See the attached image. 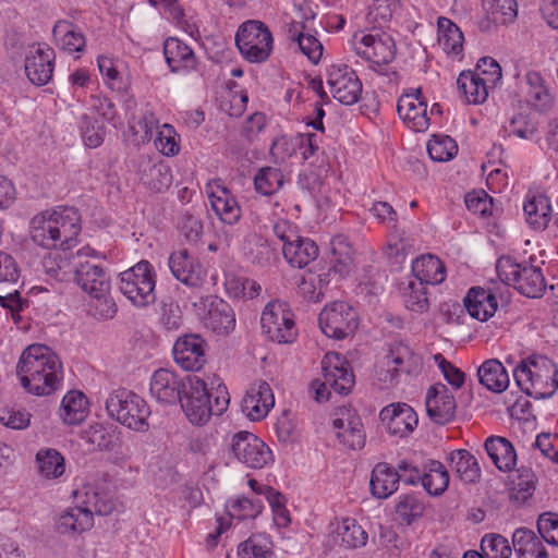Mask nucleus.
<instances>
[{
	"mask_svg": "<svg viewBox=\"0 0 558 558\" xmlns=\"http://www.w3.org/2000/svg\"><path fill=\"white\" fill-rule=\"evenodd\" d=\"M272 34L259 21L244 22L235 34V45L241 56L251 63L266 61L272 51Z\"/></svg>",
	"mask_w": 558,
	"mask_h": 558,
	"instance_id": "nucleus-9",
	"label": "nucleus"
},
{
	"mask_svg": "<svg viewBox=\"0 0 558 558\" xmlns=\"http://www.w3.org/2000/svg\"><path fill=\"white\" fill-rule=\"evenodd\" d=\"M485 451L501 472H510L517 464V452L513 445L505 437L490 436L484 444Z\"/></svg>",
	"mask_w": 558,
	"mask_h": 558,
	"instance_id": "nucleus-32",
	"label": "nucleus"
},
{
	"mask_svg": "<svg viewBox=\"0 0 558 558\" xmlns=\"http://www.w3.org/2000/svg\"><path fill=\"white\" fill-rule=\"evenodd\" d=\"M487 23L507 25L518 16V3L515 0H483Z\"/></svg>",
	"mask_w": 558,
	"mask_h": 558,
	"instance_id": "nucleus-51",
	"label": "nucleus"
},
{
	"mask_svg": "<svg viewBox=\"0 0 558 558\" xmlns=\"http://www.w3.org/2000/svg\"><path fill=\"white\" fill-rule=\"evenodd\" d=\"M186 380L187 386L179 403L192 424L202 426L213 414L221 415L227 410L230 396L219 376L210 378V388L195 375H187Z\"/></svg>",
	"mask_w": 558,
	"mask_h": 558,
	"instance_id": "nucleus-3",
	"label": "nucleus"
},
{
	"mask_svg": "<svg viewBox=\"0 0 558 558\" xmlns=\"http://www.w3.org/2000/svg\"><path fill=\"white\" fill-rule=\"evenodd\" d=\"M86 440L99 450L113 451L120 444V432L112 424L96 423L86 430Z\"/></svg>",
	"mask_w": 558,
	"mask_h": 558,
	"instance_id": "nucleus-46",
	"label": "nucleus"
},
{
	"mask_svg": "<svg viewBox=\"0 0 558 558\" xmlns=\"http://www.w3.org/2000/svg\"><path fill=\"white\" fill-rule=\"evenodd\" d=\"M104 258L105 256L101 253L96 252L88 245L82 247L72 256L71 264L74 269V280L88 294L110 290L108 272L100 263H96V260Z\"/></svg>",
	"mask_w": 558,
	"mask_h": 558,
	"instance_id": "nucleus-8",
	"label": "nucleus"
},
{
	"mask_svg": "<svg viewBox=\"0 0 558 558\" xmlns=\"http://www.w3.org/2000/svg\"><path fill=\"white\" fill-rule=\"evenodd\" d=\"M332 427L340 444L349 449L357 450L365 446L366 434L362 418L351 407H341L335 411Z\"/></svg>",
	"mask_w": 558,
	"mask_h": 558,
	"instance_id": "nucleus-15",
	"label": "nucleus"
},
{
	"mask_svg": "<svg viewBox=\"0 0 558 558\" xmlns=\"http://www.w3.org/2000/svg\"><path fill=\"white\" fill-rule=\"evenodd\" d=\"M168 266L172 276L187 287L199 288L206 282L207 270L186 248L172 252Z\"/></svg>",
	"mask_w": 558,
	"mask_h": 558,
	"instance_id": "nucleus-19",
	"label": "nucleus"
},
{
	"mask_svg": "<svg viewBox=\"0 0 558 558\" xmlns=\"http://www.w3.org/2000/svg\"><path fill=\"white\" fill-rule=\"evenodd\" d=\"M163 54L172 73L187 72L196 66L193 50L178 38L170 37L165 41Z\"/></svg>",
	"mask_w": 558,
	"mask_h": 558,
	"instance_id": "nucleus-28",
	"label": "nucleus"
},
{
	"mask_svg": "<svg viewBox=\"0 0 558 558\" xmlns=\"http://www.w3.org/2000/svg\"><path fill=\"white\" fill-rule=\"evenodd\" d=\"M427 153L435 161H448L457 155L458 145L449 135L434 134L427 143Z\"/></svg>",
	"mask_w": 558,
	"mask_h": 558,
	"instance_id": "nucleus-58",
	"label": "nucleus"
},
{
	"mask_svg": "<svg viewBox=\"0 0 558 558\" xmlns=\"http://www.w3.org/2000/svg\"><path fill=\"white\" fill-rule=\"evenodd\" d=\"M385 360L388 366L390 364L396 366L393 368L395 374H398L399 372L410 374L412 373L413 368L416 367L420 357L408 344L401 341H396L390 345Z\"/></svg>",
	"mask_w": 558,
	"mask_h": 558,
	"instance_id": "nucleus-47",
	"label": "nucleus"
},
{
	"mask_svg": "<svg viewBox=\"0 0 558 558\" xmlns=\"http://www.w3.org/2000/svg\"><path fill=\"white\" fill-rule=\"evenodd\" d=\"M449 485V473L438 460H428L423 465L422 486L430 496H440Z\"/></svg>",
	"mask_w": 558,
	"mask_h": 558,
	"instance_id": "nucleus-42",
	"label": "nucleus"
},
{
	"mask_svg": "<svg viewBox=\"0 0 558 558\" xmlns=\"http://www.w3.org/2000/svg\"><path fill=\"white\" fill-rule=\"evenodd\" d=\"M229 453L247 468L262 469L272 460L269 447L254 434L241 430L229 444Z\"/></svg>",
	"mask_w": 558,
	"mask_h": 558,
	"instance_id": "nucleus-12",
	"label": "nucleus"
},
{
	"mask_svg": "<svg viewBox=\"0 0 558 558\" xmlns=\"http://www.w3.org/2000/svg\"><path fill=\"white\" fill-rule=\"evenodd\" d=\"M87 405L88 401L83 392L71 390L61 401L60 417L68 425H78L87 415Z\"/></svg>",
	"mask_w": 558,
	"mask_h": 558,
	"instance_id": "nucleus-39",
	"label": "nucleus"
},
{
	"mask_svg": "<svg viewBox=\"0 0 558 558\" xmlns=\"http://www.w3.org/2000/svg\"><path fill=\"white\" fill-rule=\"evenodd\" d=\"M82 231L78 209L58 206L36 214L29 221L32 241L46 250L66 252L77 244Z\"/></svg>",
	"mask_w": 558,
	"mask_h": 558,
	"instance_id": "nucleus-1",
	"label": "nucleus"
},
{
	"mask_svg": "<svg viewBox=\"0 0 558 558\" xmlns=\"http://www.w3.org/2000/svg\"><path fill=\"white\" fill-rule=\"evenodd\" d=\"M448 461L459 478L468 484L480 482L482 471L477 459L466 449H457L449 453Z\"/></svg>",
	"mask_w": 558,
	"mask_h": 558,
	"instance_id": "nucleus-36",
	"label": "nucleus"
},
{
	"mask_svg": "<svg viewBox=\"0 0 558 558\" xmlns=\"http://www.w3.org/2000/svg\"><path fill=\"white\" fill-rule=\"evenodd\" d=\"M329 264L330 267L328 271L322 272L319 275L310 274L314 281L318 287L323 286V293L327 290V287L330 282V275H338L340 278L345 277L350 274L353 267V248L349 243L347 236L339 234L331 239L329 244Z\"/></svg>",
	"mask_w": 558,
	"mask_h": 558,
	"instance_id": "nucleus-18",
	"label": "nucleus"
},
{
	"mask_svg": "<svg viewBox=\"0 0 558 558\" xmlns=\"http://www.w3.org/2000/svg\"><path fill=\"white\" fill-rule=\"evenodd\" d=\"M187 386L186 376L181 377L168 368H159L154 372L149 391L154 399L163 404H175Z\"/></svg>",
	"mask_w": 558,
	"mask_h": 558,
	"instance_id": "nucleus-20",
	"label": "nucleus"
},
{
	"mask_svg": "<svg viewBox=\"0 0 558 558\" xmlns=\"http://www.w3.org/2000/svg\"><path fill=\"white\" fill-rule=\"evenodd\" d=\"M223 286L227 295L234 300H250L262 291L260 284L255 280L231 272L226 275Z\"/></svg>",
	"mask_w": 558,
	"mask_h": 558,
	"instance_id": "nucleus-48",
	"label": "nucleus"
},
{
	"mask_svg": "<svg viewBox=\"0 0 558 558\" xmlns=\"http://www.w3.org/2000/svg\"><path fill=\"white\" fill-rule=\"evenodd\" d=\"M480 383L493 392H502L509 386V375L502 365L496 359L485 361L477 371Z\"/></svg>",
	"mask_w": 558,
	"mask_h": 558,
	"instance_id": "nucleus-38",
	"label": "nucleus"
},
{
	"mask_svg": "<svg viewBox=\"0 0 558 558\" xmlns=\"http://www.w3.org/2000/svg\"><path fill=\"white\" fill-rule=\"evenodd\" d=\"M194 307L205 319L207 327L218 333H229L235 326V314L225 300L216 295L201 296Z\"/></svg>",
	"mask_w": 558,
	"mask_h": 558,
	"instance_id": "nucleus-17",
	"label": "nucleus"
},
{
	"mask_svg": "<svg viewBox=\"0 0 558 558\" xmlns=\"http://www.w3.org/2000/svg\"><path fill=\"white\" fill-rule=\"evenodd\" d=\"M523 211L526 222L533 230H545L551 219L549 197L545 194L527 196L523 205Z\"/></svg>",
	"mask_w": 558,
	"mask_h": 558,
	"instance_id": "nucleus-34",
	"label": "nucleus"
},
{
	"mask_svg": "<svg viewBox=\"0 0 558 558\" xmlns=\"http://www.w3.org/2000/svg\"><path fill=\"white\" fill-rule=\"evenodd\" d=\"M83 508L98 515H108L116 508V500L104 485H86L84 487Z\"/></svg>",
	"mask_w": 558,
	"mask_h": 558,
	"instance_id": "nucleus-37",
	"label": "nucleus"
},
{
	"mask_svg": "<svg viewBox=\"0 0 558 558\" xmlns=\"http://www.w3.org/2000/svg\"><path fill=\"white\" fill-rule=\"evenodd\" d=\"M260 325L268 339L278 343H292L298 337L294 314L286 302H268L262 313Z\"/></svg>",
	"mask_w": 558,
	"mask_h": 558,
	"instance_id": "nucleus-10",
	"label": "nucleus"
},
{
	"mask_svg": "<svg viewBox=\"0 0 558 558\" xmlns=\"http://www.w3.org/2000/svg\"><path fill=\"white\" fill-rule=\"evenodd\" d=\"M536 526L538 535L544 542L558 546V513L544 512L539 514Z\"/></svg>",
	"mask_w": 558,
	"mask_h": 558,
	"instance_id": "nucleus-63",
	"label": "nucleus"
},
{
	"mask_svg": "<svg viewBox=\"0 0 558 558\" xmlns=\"http://www.w3.org/2000/svg\"><path fill=\"white\" fill-rule=\"evenodd\" d=\"M397 111L411 130L424 132L428 129L427 104L422 96L421 88L402 94L398 99Z\"/></svg>",
	"mask_w": 558,
	"mask_h": 558,
	"instance_id": "nucleus-23",
	"label": "nucleus"
},
{
	"mask_svg": "<svg viewBox=\"0 0 558 558\" xmlns=\"http://www.w3.org/2000/svg\"><path fill=\"white\" fill-rule=\"evenodd\" d=\"M178 229L187 242L196 243L203 234L204 226L198 216L186 210L179 216Z\"/></svg>",
	"mask_w": 558,
	"mask_h": 558,
	"instance_id": "nucleus-62",
	"label": "nucleus"
},
{
	"mask_svg": "<svg viewBox=\"0 0 558 558\" xmlns=\"http://www.w3.org/2000/svg\"><path fill=\"white\" fill-rule=\"evenodd\" d=\"M105 135L106 126L104 122L87 114L81 118V136L87 147L96 148L100 146L105 140Z\"/></svg>",
	"mask_w": 558,
	"mask_h": 558,
	"instance_id": "nucleus-60",
	"label": "nucleus"
},
{
	"mask_svg": "<svg viewBox=\"0 0 558 558\" xmlns=\"http://www.w3.org/2000/svg\"><path fill=\"white\" fill-rule=\"evenodd\" d=\"M412 274L415 281L426 284H437L446 278V267L444 263L434 255L427 254L415 258L412 262Z\"/></svg>",
	"mask_w": 558,
	"mask_h": 558,
	"instance_id": "nucleus-35",
	"label": "nucleus"
},
{
	"mask_svg": "<svg viewBox=\"0 0 558 558\" xmlns=\"http://www.w3.org/2000/svg\"><path fill=\"white\" fill-rule=\"evenodd\" d=\"M511 484L512 486L509 490L510 499L517 504H524L535 492L536 477L531 469L521 468L518 470V474Z\"/></svg>",
	"mask_w": 558,
	"mask_h": 558,
	"instance_id": "nucleus-52",
	"label": "nucleus"
},
{
	"mask_svg": "<svg viewBox=\"0 0 558 558\" xmlns=\"http://www.w3.org/2000/svg\"><path fill=\"white\" fill-rule=\"evenodd\" d=\"M354 50L357 56L375 65H386L396 58L395 39L387 33L365 34L357 39L354 35Z\"/></svg>",
	"mask_w": 558,
	"mask_h": 558,
	"instance_id": "nucleus-14",
	"label": "nucleus"
},
{
	"mask_svg": "<svg viewBox=\"0 0 558 558\" xmlns=\"http://www.w3.org/2000/svg\"><path fill=\"white\" fill-rule=\"evenodd\" d=\"M496 272L501 282L526 298H542L546 290V280L539 267L526 262L518 263L509 255L497 259Z\"/></svg>",
	"mask_w": 558,
	"mask_h": 558,
	"instance_id": "nucleus-5",
	"label": "nucleus"
},
{
	"mask_svg": "<svg viewBox=\"0 0 558 558\" xmlns=\"http://www.w3.org/2000/svg\"><path fill=\"white\" fill-rule=\"evenodd\" d=\"M318 324L328 338L342 340L354 335L360 318L357 312L351 305L338 301L323 308L318 316Z\"/></svg>",
	"mask_w": 558,
	"mask_h": 558,
	"instance_id": "nucleus-11",
	"label": "nucleus"
},
{
	"mask_svg": "<svg viewBox=\"0 0 558 558\" xmlns=\"http://www.w3.org/2000/svg\"><path fill=\"white\" fill-rule=\"evenodd\" d=\"M227 508L229 509L228 514L230 518L245 520L257 518L262 513L264 505L260 499L241 497L229 500Z\"/></svg>",
	"mask_w": 558,
	"mask_h": 558,
	"instance_id": "nucleus-59",
	"label": "nucleus"
},
{
	"mask_svg": "<svg viewBox=\"0 0 558 558\" xmlns=\"http://www.w3.org/2000/svg\"><path fill=\"white\" fill-rule=\"evenodd\" d=\"M486 78L480 76L478 72H461L457 80L458 89L463 94L469 104L478 105L488 96Z\"/></svg>",
	"mask_w": 558,
	"mask_h": 558,
	"instance_id": "nucleus-40",
	"label": "nucleus"
},
{
	"mask_svg": "<svg viewBox=\"0 0 558 558\" xmlns=\"http://www.w3.org/2000/svg\"><path fill=\"white\" fill-rule=\"evenodd\" d=\"M327 83L333 98L342 105L351 106L360 100L362 82L347 64H332L328 69Z\"/></svg>",
	"mask_w": 558,
	"mask_h": 558,
	"instance_id": "nucleus-16",
	"label": "nucleus"
},
{
	"mask_svg": "<svg viewBox=\"0 0 558 558\" xmlns=\"http://www.w3.org/2000/svg\"><path fill=\"white\" fill-rule=\"evenodd\" d=\"M513 546L501 534H486L481 541V553L485 558H511Z\"/></svg>",
	"mask_w": 558,
	"mask_h": 558,
	"instance_id": "nucleus-56",
	"label": "nucleus"
},
{
	"mask_svg": "<svg viewBox=\"0 0 558 558\" xmlns=\"http://www.w3.org/2000/svg\"><path fill=\"white\" fill-rule=\"evenodd\" d=\"M21 385L35 396H48L59 389L63 379L62 363L49 347H27L17 363Z\"/></svg>",
	"mask_w": 558,
	"mask_h": 558,
	"instance_id": "nucleus-2",
	"label": "nucleus"
},
{
	"mask_svg": "<svg viewBox=\"0 0 558 558\" xmlns=\"http://www.w3.org/2000/svg\"><path fill=\"white\" fill-rule=\"evenodd\" d=\"M368 535L355 519L345 518L338 524L332 541L348 549L363 547L367 543Z\"/></svg>",
	"mask_w": 558,
	"mask_h": 558,
	"instance_id": "nucleus-41",
	"label": "nucleus"
},
{
	"mask_svg": "<svg viewBox=\"0 0 558 558\" xmlns=\"http://www.w3.org/2000/svg\"><path fill=\"white\" fill-rule=\"evenodd\" d=\"M97 64L104 76L105 83L109 88L117 92L125 90V84L123 83L122 76L117 69L113 59L106 56H99L97 58Z\"/></svg>",
	"mask_w": 558,
	"mask_h": 558,
	"instance_id": "nucleus-64",
	"label": "nucleus"
},
{
	"mask_svg": "<svg viewBox=\"0 0 558 558\" xmlns=\"http://www.w3.org/2000/svg\"><path fill=\"white\" fill-rule=\"evenodd\" d=\"M399 483L398 469L392 468L386 462H379L372 471L369 481L371 493L378 499H386L398 489Z\"/></svg>",
	"mask_w": 558,
	"mask_h": 558,
	"instance_id": "nucleus-30",
	"label": "nucleus"
},
{
	"mask_svg": "<svg viewBox=\"0 0 558 558\" xmlns=\"http://www.w3.org/2000/svg\"><path fill=\"white\" fill-rule=\"evenodd\" d=\"M89 295L92 296L90 312L95 318L111 319L116 316L118 307L109 291H97Z\"/></svg>",
	"mask_w": 558,
	"mask_h": 558,
	"instance_id": "nucleus-61",
	"label": "nucleus"
},
{
	"mask_svg": "<svg viewBox=\"0 0 558 558\" xmlns=\"http://www.w3.org/2000/svg\"><path fill=\"white\" fill-rule=\"evenodd\" d=\"M438 41L442 49L449 54H459L463 49V34L460 28L449 19L438 17Z\"/></svg>",
	"mask_w": 558,
	"mask_h": 558,
	"instance_id": "nucleus-49",
	"label": "nucleus"
},
{
	"mask_svg": "<svg viewBox=\"0 0 558 558\" xmlns=\"http://www.w3.org/2000/svg\"><path fill=\"white\" fill-rule=\"evenodd\" d=\"M138 173L141 182L153 192L162 193L172 184L171 168L163 161H142Z\"/></svg>",
	"mask_w": 558,
	"mask_h": 558,
	"instance_id": "nucleus-31",
	"label": "nucleus"
},
{
	"mask_svg": "<svg viewBox=\"0 0 558 558\" xmlns=\"http://www.w3.org/2000/svg\"><path fill=\"white\" fill-rule=\"evenodd\" d=\"M424 502L414 494L400 496L396 505L398 518L408 525L420 519L424 514Z\"/></svg>",
	"mask_w": 558,
	"mask_h": 558,
	"instance_id": "nucleus-57",
	"label": "nucleus"
},
{
	"mask_svg": "<svg viewBox=\"0 0 558 558\" xmlns=\"http://www.w3.org/2000/svg\"><path fill=\"white\" fill-rule=\"evenodd\" d=\"M221 193L222 195L209 194L211 208L222 222L233 225L241 218V208L227 189H222Z\"/></svg>",
	"mask_w": 558,
	"mask_h": 558,
	"instance_id": "nucleus-50",
	"label": "nucleus"
},
{
	"mask_svg": "<svg viewBox=\"0 0 558 558\" xmlns=\"http://www.w3.org/2000/svg\"><path fill=\"white\" fill-rule=\"evenodd\" d=\"M317 244L308 239L298 236L288 244L282 245V254L286 260L296 268H303L318 256Z\"/></svg>",
	"mask_w": 558,
	"mask_h": 558,
	"instance_id": "nucleus-33",
	"label": "nucleus"
},
{
	"mask_svg": "<svg viewBox=\"0 0 558 558\" xmlns=\"http://www.w3.org/2000/svg\"><path fill=\"white\" fill-rule=\"evenodd\" d=\"M274 402L275 399L269 384L259 380L247 389L241 401V409L251 421H258L267 415Z\"/></svg>",
	"mask_w": 558,
	"mask_h": 558,
	"instance_id": "nucleus-27",
	"label": "nucleus"
},
{
	"mask_svg": "<svg viewBox=\"0 0 558 558\" xmlns=\"http://www.w3.org/2000/svg\"><path fill=\"white\" fill-rule=\"evenodd\" d=\"M284 175L280 169L274 167L260 168L254 177V186L257 193L270 196L283 185Z\"/></svg>",
	"mask_w": 558,
	"mask_h": 558,
	"instance_id": "nucleus-54",
	"label": "nucleus"
},
{
	"mask_svg": "<svg viewBox=\"0 0 558 558\" xmlns=\"http://www.w3.org/2000/svg\"><path fill=\"white\" fill-rule=\"evenodd\" d=\"M108 415L136 432H146L149 428L148 416L150 409L146 401L131 390L121 388L114 390L106 400Z\"/></svg>",
	"mask_w": 558,
	"mask_h": 558,
	"instance_id": "nucleus-6",
	"label": "nucleus"
},
{
	"mask_svg": "<svg viewBox=\"0 0 558 558\" xmlns=\"http://www.w3.org/2000/svg\"><path fill=\"white\" fill-rule=\"evenodd\" d=\"M156 271L146 259L120 272L119 290L136 307H146L156 301Z\"/></svg>",
	"mask_w": 558,
	"mask_h": 558,
	"instance_id": "nucleus-7",
	"label": "nucleus"
},
{
	"mask_svg": "<svg viewBox=\"0 0 558 558\" xmlns=\"http://www.w3.org/2000/svg\"><path fill=\"white\" fill-rule=\"evenodd\" d=\"M379 418L386 424L389 434L399 437H407L418 423L417 414L405 403L385 407L379 413Z\"/></svg>",
	"mask_w": 558,
	"mask_h": 558,
	"instance_id": "nucleus-26",
	"label": "nucleus"
},
{
	"mask_svg": "<svg viewBox=\"0 0 558 558\" xmlns=\"http://www.w3.org/2000/svg\"><path fill=\"white\" fill-rule=\"evenodd\" d=\"M544 541L527 527H518L512 533L511 544L518 558H549Z\"/></svg>",
	"mask_w": 558,
	"mask_h": 558,
	"instance_id": "nucleus-29",
	"label": "nucleus"
},
{
	"mask_svg": "<svg viewBox=\"0 0 558 558\" xmlns=\"http://www.w3.org/2000/svg\"><path fill=\"white\" fill-rule=\"evenodd\" d=\"M205 340L198 335H184L173 345V359L185 371H199L205 364Z\"/></svg>",
	"mask_w": 558,
	"mask_h": 558,
	"instance_id": "nucleus-25",
	"label": "nucleus"
},
{
	"mask_svg": "<svg viewBox=\"0 0 558 558\" xmlns=\"http://www.w3.org/2000/svg\"><path fill=\"white\" fill-rule=\"evenodd\" d=\"M425 405L428 417L437 425H446L456 416V399L447 386L441 383L428 388Z\"/></svg>",
	"mask_w": 558,
	"mask_h": 558,
	"instance_id": "nucleus-22",
	"label": "nucleus"
},
{
	"mask_svg": "<svg viewBox=\"0 0 558 558\" xmlns=\"http://www.w3.org/2000/svg\"><path fill=\"white\" fill-rule=\"evenodd\" d=\"M463 307L459 303L451 305L448 323L458 322L460 315L457 314L461 313L464 315V310H466L471 317L480 322H486L494 316L498 307L495 294L482 287L471 288L463 299Z\"/></svg>",
	"mask_w": 558,
	"mask_h": 558,
	"instance_id": "nucleus-13",
	"label": "nucleus"
},
{
	"mask_svg": "<svg viewBox=\"0 0 558 558\" xmlns=\"http://www.w3.org/2000/svg\"><path fill=\"white\" fill-rule=\"evenodd\" d=\"M325 384H328L336 392L348 395L354 386V375L345 359L336 352L327 353L323 361Z\"/></svg>",
	"mask_w": 558,
	"mask_h": 558,
	"instance_id": "nucleus-24",
	"label": "nucleus"
},
{
	"mask_svg": "<svg viewBox=\"0 0 558 558\" xmlns=\"http://www.w3.org/2000/svg\"><path fill=\"white\" fill-rule=\"evenodd\" d=\"M39 472L50 478H57L64 473V458L56 449H41L36 454Z\"/></svg>",
	"mask_w": 558,
	"mask_h": 558,
	"instance_id": "nucleus-55",
	"label": "nucleus"
},
{
	"mask_svg": "<svg viewBox=\"0 0 558 558\" xmlns=\"http://www.w3.org/2000/svg\"><path fill=\"white\" fill-rule=\"evenodd\" d=\"M517 386L536 400L551 398L558 389L557 364L544 355L522 359L513 368Z\"/></svg>",
	"mask_w": 558,
	"mask_h": 558,
	"instance_id": "nucleus-4",
	"label": "nucleus"
},
{
	"mask_svg": "<svg viewBox=\"0 0 558 558\" xmlns=\"http://www.w3.org/2000/svg\"><path fill=\"white\" fill-rule=\"evenodd\" d=\"M54 50L46 44L32 45L25 58V73L36 86L46 85L54 69Z\"/></svg>",
	"mask_w": 558,
	"mask_h": 558,
	"instance_id": "nucleus-21",
	"label": "nucleus"
},
{
	"mask_svg": "<svg viewBox=\"0 0 558 558\" xmlns=\"http://www.w3.org/2000/svg\"><path fill=\"white\" fill-rule=\"evenodd\" d=\"M92 526L90 512L78 506L63 511L57 522V530L60 534L81 533Z\"/></svg>",
	"mask_w": 558,
	"mask_h": 558,
	"instance_id": "nucleus-45",
	"label": "nucleus"
},
{
	"mask_svg": "<svg viewBox=\"0 0 558 558\" xmlns=\"http://www.w3.org/2000/svg\"><path fill=\"white\" fill-rule=\"evenodd\" d=\"M527 84V101L538 111H547L551 108L554 98L545 84V80L537 71H530L525 75Z\"/></svg>",
	"mask_w": 558,
	"mask_h": 558,
	"instance_id": "nucleus-44",
	"label": "nucleus"
},
{
	"mask_svg": "<svg viewBox=\"0 0 558 558\" xmlns=\"http://www.w3.org/2000/svg\"><path fill=\"white\" fill-rule=\"evenodd\" d=\"M427 288L422 282L410 280L402 289V300L405 307L415 313H425L429 308Z\"/></svg>",
	"mask_w": 558,
	"mask_h": 558,
	"instance_id": "nucleus-53",
	"label": "nucleus"
},
{
	"mask_svg": "<svg viewBox=\"0 0 558 558\" xmlns=\"http://www.w3.org/2000/svg\"><path fill=\"white\" fill-rule=\"evenodd\" d=\"M53 38L62 50L68 52H81L84 50L86 39L77 26L68 21H59L52 29Z\"/></svg>",
	"mask_w": 558,
	"mask_h": 558,
	"instance_id": "nucleus-43",
	"label": "nucleus"
}]
</instances>
